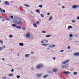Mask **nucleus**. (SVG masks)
<instances>
[{"label":"nucleus","instance_id":"1","mask_svg":"<svg viewBox=\"0 0 79 79\" xmlns=\"http://www.w3.org/2000/svg\"><path fill=\"white\" fill-rule=\"evenodd\" d=\"M42 67H43V65L41 64H39L36 66V68L37 69H40V68H42Z\"/></svg>","mask_w":79,"mask_h":79},{"label":"nucleus","instance_id":"2","mask_svg":"<svg viewBox=\"0 0 79 79\" xmlns=\"http://www.w3.org/2000/svg\"><path fill=\"white\" fill-rule=\"evenodd\" d=\"M26 38H29L31 36V33L29 32H27L25 35Z\"/></svg>","mask_w":79,"mask_h":79},{"label":"nucleus","instance_id":"3","mask_svg":"<svg viewBox=\"0 0 79 79\" xmlns=\"http://www.w3.org/2000/svg\"><path fill=\"white\" fill-rule=\"evenodd\" d=\"M22 23V21H21V19H19L18 20V22H16V23L18 24H19Z\"/></svg>","mask_w":79,"mask_h":79},{"label":"nucleus","instance_id":"4","mask_svg":"<svg viewBox=\"0 0 79 79\" xmlns=\"http://www.w3.org/2000/svg\"><path fill=\"white\" fill-rule=\"evenodd\" d=\"M79 7V5H74L72 6V8L73 9H76Z\"/></svg>","mask_w":79,"mask_h":79},{"label":"nucleus","instance_id":"5","mask_svg":"<svg viewBox=\"0 0 79 79\" xmlns=\"http://www.w3.org/2000/svg\"><path fill=\"white\" fill-rule=\"evenodd\" d=\"M69 61V60L68 59L66 60H65L64 62H62V64H66V63H68V62Z\"/></svg>","mask_w":79,"mask_h":79},{"label":"nucleus","instance_id":"6","mask_svg":"<svg viewBox=\"0 0 79 79\" xmlns=\"http://www.w3.org/2000/svg\"><path fill=\"white\" fill-rule=\"evenodd\" d=\"M73 55L74 56H79V52H76Z\"/></svg>","mask_w":79,"mask_h":79},{"label":"nucleus","instance_id":"7","mask_svg":"<svg viewBox=\"0 0 79 79\" xmlns=\"http://www.w3.org/2000/svg\"><path fill=\"white\" fill-rule=\"evenodd\" d=\"M5 5H9L10 3L8 2V1H6L4 3Z\"/></svg>","mask_w":79,"mask_h":79},{"label":"nucleus","instance_id":"8","mask_svg":"<svg viewBox=\"0 0 79 79\" xmlns=\"http://www.w3.org/2000/svg\"><path fill=\"white\" fill-rule=\"evenodd\" d=\"M55 47V45L54 44H51L49 45V48H53L54 47Z\"/></svg>","mask_w":79,"mask_h":79},{"label":"nucleus","instance_id":"9","mask_svg":"<svg viewBox=\"0 0 79 79\" xmlns=\"http://www.w3.org/2000/svg\"><path fill=\"white\" fill-rule=\"evenodd\" d=\"M52 71H53L54 73H56V72H57V69H53L52 70Z\"/></svg>","mask_w":79,"mask_h":79},{"label":"nucleus","instance_id":"10","mask_svg":"<svg viewBox=\"0 0 79 79\" xmlns=\"http://www.w3.org/2000/svg\"><path fill=\"white\" fill-rule=\"evenodd\" d=\"M73 28V27H72L71 26H69L68 28V30L70 29H72Z\"/></svg>","mask_w":79,"mask_h":79},{"label":"nucleus","instance_id":"11","mask_svg":"<svg viewBox=\"0 0 79 79\" xmlns=\"http://www.w3.org/2000/svg\"><path fill=\"white\" fill-rule=\"evenodd\" d=\"M19 45L20 46H21V47H23L24 45V44L23 43H19Z\"/></svg>","mask_w":79,"mask_h":79},{"label":"nucleus","instance_id":"12","mask_svg":"<svg viewBox=\"0 0 79 79\" xmlns=\"http://www.w3.org/2000/svg\"><path fill=\"white\" fill-rule=\"evenodd\" d=\"M64 73H65V74H70V72L68 71H67V72L65 71Z\"/></svg>","mask_w":79,"mask_h":79},{"label":"nucleus","instance_id":"13","mask_svg":"<svg viewBox=\"0 0 79 79\" xmlns=\"http://www.w3.org/2000/svg\"><path fill=\"white\" fill-rule=\"evenodd\" d=\"M36 12H37V13H38L39 14H40V10L39 9L36 10Z\"/></svg>","mask_w":79,"mask_h":79},{"label":"nucleus","instance_id":"14","mask_svg":"<svg viewBox=\"0 0 79 79\" xmlns=\"http://www.w3.org/2000/svg\"><path fill=\"white\" fill-rule=\"evenodd\" d=\"M49 44H42L43 46H47V45H49Z\"/></svg>","mask_w":79,"mask_h":79},{"label":"nucleus","instance_id":"15","mask_svg":"<svg viewBox=\"0 0 79 79\" xmlns=\"http://www.w3.org/2000/svg\"><path fill=\"white\" fill-rule=\"evenodd\" d=\"M33 25L35 27H37V26L35 23H34Z\"/></svg>","mask_w":79,"mask_h":79},{"label":"nucleus","instance_id":"16","mask_svg":"<svg viewBox=\"0 0 79 79\" xmlns=\"http://www.w3.org/2000/svg\"><path fill=\"white\" fill-rule=\"evenodd\" d=\"M16 28H17V29H21V27L20 26H17L16 27Z\"/></svg>","mask_w":79,"mask_h":79},{"label":"nucleus","instance_id":"17","mask_svg":"<svg viewBox=\"0 0 79 79\" xmlns=\"http://www.w3.org/2000/svg\"><path fill=\"white\" fill-rule=\"evenodd\" d=\"M29 55H30V54H26L25 55V57H26V58H29Z\"/></svg>","mask_w":79,"mask_h":79},{"label":"nucleus","instance_id":"18","mask_svg":"<svg viewBox=\"0 0 79 79\" xmlns=\"http://www.w3.org/2000/svg\"><path fill=\"white\" fill-rule=\"evenodd\" d=\"M9 76H10V77L11 76H13V74L12 73H10L9 74Z\"/></svg>","mask_w":79,"mask_h":79},{"label":"nucleus","instance_id":"19","mask_svg":"<svg viewBox=\"0 0 79 79\" xmlns=\"http://www.w3.org/2000/svg\"><path fill=\"white\" fill-rule=\"evenodd\" d=\"M12 26H13L14 27H15L16 26V25L15 24H13L12 25Z\"/></svg>","mask_w":79,"mask_h":79},{"label":"nucleus","instance_id":"20","mask_svg":"<svg viewBox=\"0 0 79 79\" xmlns=\"http://www.w3.org/2000/svg\"><path fill=\"white\" fill-rule=\"evenodd\" d=\"M24 5L25 6H26V7H29L30 6L29 5L27 4H25Z\"/></svg>","mask_w":79,"mask_h":79},{"label":"nucleus","instance_id":"21","mask_svg":"<svg viewBox=\"0 0 79 79\" xmlns=\"http://www.w3.org/2000/svg\"><path fill=\"white\" fill-rule=\"evenodd\" d=\"M52 19H53V17H50L49 19L50 21L51 20H52Z\"/></svg>","mask_w":79,"mask_h":79},{"label":"nucleus","instance_id":"22","mask_svg":"<svg viewBox=\"0 0 79 79\" xmlns=\"http://www.w3.org/2000/svg\"><path fill=\"white\" fill-rule=\"evenodd\" d=\"M40 16L41 17H42V18H44V15L42 14H40Z\"/></svg>","mask_w":79,"mask_h":79},{"label":"nucleus","instance_id":"23","mask_svg":"<svg viewBox=\"0 0 79 79\" xmlns=\"http://www.w3.org/2000/svg\"><path fill=\"white\" fill-rule=\"evenodd\" d=\"M73 74L74 75H77V73L74 72Z\"/></svg>","mask_w":79,"mask_h":79},{"label":"nucleus","instance_id":"24","mask_svg":"<svg viewBox=\"0 0 79 79\" xmlns=\"http://www.w3.org/2000/svg\"><path fill=\"white\" fill-rule=\"evenodd\" d=\"M69 36H70V37H71V38H72V37H73V35H72V34L69 35Z\"/></svg>","mask_w":79,"mask_h":79},{"label":"nucleus","instance_id":"25","mask_svg":"<svg viewBox=\"0 0 79 79\" xmlns=\"http://www.w3.org/2000/svg\"><path fill=\"white\" fill-rule=\"evenodd\" d=\"M44 42H45L46 43H47L48 42V41L46 40H44Z\"/></svg>","mask_w":79,"mask_h":79},{"label":"nucleus","instance_id":"26","mask_svg":"<svg viewBox=\"0 0 79 79\" xmlns=\"http://www.w3.org/2000/svg\"><path fill=\"white\" fill-rule=\"evenodd\" d=\"M17 77L18 79H19V78H20V76H19V75H17Z\"/></svg>","mask_w":79,"mask_h":79},{"label":"nucleus","instance_id":"27","mask_svg":"<svg viewBox=\"0 0 79 79\" xmlns=\"http://www.w3.org/2000/svg\"><path fill=\"white\" fill-rule=\"evenodd\" d=\"M51 35H47L46 36V37H50Z\"/></svg>","mask_w":79,"mask_h":79},{"label":"nucleus","instance_id":"28","mask_svg":"<svg viewBox=\"0 0 79 79\" xmlns=\"http://www.w3.org/2000/svg\"><path fill=\"white\" fill-rule=\"evenodd\" d=\"M0 43H1L2 44H3V41L0 40Z\"/></svg>","mask_w":79,"mask_h":79},{"label":"nucleus","instance_id":"29","mask_svg":"<svg viewBox=\"0 0 79 79\" xmlns=\"http://www.w3.org/2000/svg\"><path fill=\"white\" fill-rule=\"evenodd\" d=\"M47 76H48V75H46L44 77V78H46V77H47Z\"/></svg>","mask_w":79,"mask_h":79},{"label":"nucleus","instance_id":"30","mask_svg":"<svg viewBox=\"0 0 79 79\" xmlns=\"http://www.w3.org/2000/svg\"><path fill=\"white\" fill-rule=\"evenodd\" d=\"M39 23H40L39 21H37V22H36V24H39Z\"/></svg>","mask_w":79,"mask_h":79},{"label":"nucleus","instance_id":"31","mask_svg":"<svg viewBox=\"0 0 79 79\" xmlns=\"http://www.w3.org/2000/svg\"><path fill=\"white\" fill-rule=\"evenodd\" d=\"M39 6L40 8H42L43 6L42 5H40Z\"/></svg>","mask_w":79,"mask_h":79},{"label":"nucleus","instance_id":"32","mask_svg":"<svg viewBox=\"0 0 79 79\" xmlns=\"http://www.w3.org/2000/svg\"><path fill=\"white\" fill-rule=\"evenodd\" d=\"M2 11L3 12V13H5V10H2Z\"/></svg>","mask_w":79,"mask_h":79},{"label":"nucleus","instance_id":"33","mask_svg":"<svg viewBox=\"0 0 79 79\" xmlns=\"http://www.w3.org/2000/svg\"><path fill=\"white\" fill-rule=\"evenodd\" d=\"M42 32L44 34H45V33H46V32L45 31H42Z\"/></svg>","mask_w":79,"mask_h":79},{"label":"nucleus","instance_id":"34","mask_svg":"<svg viewBox=\"0 0 79 79\" xmlns=\"http://www.w3.org/2000/svg\"><path fill=\"white\" fill-rule=\"evenodd\" d=\"M68 49H70L71 48V47L70 46H68L67 48Z\"/></svg>","mask_w":79,"mask_h":79},{"label":"nucleus","instance_id":"35","mask_svg":"<svg viewBox=\"0 0 79 79\" xmlns=\"http://www.w3.org/2000/svg\"><path fill=\"white\" fill-rule=\"evenodd\" d=\"M9 37L10 38H11V37H13V36H12L11 35H9Z\"/></svg>","mask_w":79,"mask_h":79},{"label":"nucleus","instance_id":"36","mask_svg":"<svg viewBox=\"0 0 79 79\" xmlns=\"http://www.w3.org/2000/svg\"><path fill=\"white\" fill-rule=\"evenodd\" d=\"M11 72H13L14 71V69H12V70H11Z\"/></svg>","mask_w":79,"mask_h":79},{"label":"nucleus","instance_id":"37","mask_svg":"<svg viewBox=\"0 0 79 79\" xmlns=\"http://www.w3.org/2000/svg\"><path fill=\"white\" fill-rule=\"evenodd\" d=\"M0 11H1V12H2V9H1V8H0Z\"/></svg>","mask_w":79,"mask_h":79},{"label":"nucleus","instance_id":"38","mask_svg":"<svg viewBox=\"0 0 79 79\" xmlns=\"http://www.w3.org/2000/svg\"><path fill=\"white\" fill-rule=\"evenodd\" d=\"M41 76V75H39V74L37 75L38 77H40Z\"/></svg>","mask_w":79,"mask_h":79},{"label":"nucleus","instance_id":"39","mask_svg":"<svg viewBox=\"0 0 79 79\" xmlns=\"http://www.w3.org/2000/svg\"><path fill=\"white\" fill-rule=\"evenodd\" d=\"M10 18H12V19H13V16H10Z\"/></svg>","mask_w":79,"mask_h":79},{"label":"nucleus","instance_id":"40","mask_svg":"<svg viewBox=\"0 0 79 79\" xmlns=\"http://www.w3.org/2000/svg\"><path fill=\"white\" fill-rule=\"evenodd\" d=\"M3 49V48L2 47L0 48V50H2Z\"/></svg>","mask_w":79,"mask_h":79},{"label":"nucleus","instance_id":"41","mask_svg":"<svg viewBox=\"0 0 79 79\" xmlns=\"http://www.w3.org/2000/svg\"><path fill=\"white\" fill-rule=\"evenodd\" d=\"M64 52V50H62L60 51V52Z\"/></svg>","mask_w":79,"mask_h":79},{"label":"nucleus","instance_id":"42","mask_svg":"<svg viewBox=\"0 0 79 79\" xmlns=\"http://www.w3.org/2000/svg\"><path fill=\"white\" fill-rule=\"evenodd\" d=\"M34 67H31V69H32V70H34Z\"/></svg>","mask_w":79,"mask_h":79},{"label":"nucleus","instance_id":"43","mask_svg":"<svg viewBox=\"0 0 79 79\" xmlns=\"http://www.w3.org/2000/svg\"><path fill=\"white\" fill-rule=\"evenodd\" d=\"M62 8H65V7L64 6H63L62 7Z\"/></svg>","mask_w":79,"mask_h":79},{"label":"nucleus","instance_id":"44","mask_svg":"<svg viewBox=\"0 0 79 79\" xmlns=\"http://www.w3.org/2000/svg\"><path fill=\"white\" fill-rule=\"evenodd\" d=\"M47 15H50V13H48V14H47Z\"/></svg>","mask_w":79,"mask_h":79},{"label":"nucleus","instance_id":"45","mask_svg":"<svg viewBox=\"0 0 79 79\" xmlns=\"http://www.w3.org/2000/svg\"><path fill=\"white\" fill-rule=\"evenodd\" d=\"M3 48L4 49H5V46H3Z\"/></svg>","mask_w":79,"mask_h":79},{"label":"nucleus","instance_id":"46","mask_svg":"<svg viewBox=\"0 0 79 79\" xmlns=\"http://www.w3.org/2000/svg\"><path fill=\"white\" fill-rule=\"evenodd\" d=\"M41 44H44V43L43 41H41Z\"/></svg>","mask_w":79,"mask_h":79},{"label":"nucleus","instance_id":"47","mask_svg":"<svg viewBox=\"0 0 79 79\" xmlns=\"http://www.w3.org/2000/svg\"><path fill=\"white\" fill-rule=\"evenodd\" d=\"M53 60H56V58L55 57H53Z\"/></svg>","mask_w":79,"mask_h":79},{"label":"nucleus","instance_id":"48","mask_svg":"<svg viewBox=\"0 0 79 79\" xmlns=\"http://www.w3.org/2000/svg\"><path fill=\"white\" fill-rule=\"evenodd\" d=\"M72 23H75V20L73 21H72Z\"/></svg>","mask_w":79,"mask_h":79},{"label":"nucleus","instance_id":"49","mask_svg":"<svg viewBox=\"0 0 79 79\" xmlns=\"http://www.w3.org/2000/svg\"><path fill=\"white\" fill-rule=\"evenodd\" d=\"M24 30H25L26 29V28H22Z\"/></svg>","mask_w":79,"mask_h":79},{"label":"nucleus","instance_id":"50","mask_svg":"<svg viewBox=\"0 0 79 79\" xmlns=\"http://www.w3.org/2000/svg\"><path fill=\"white\" fill-rule=\"evenodd\" d=\"M31 53L32 54H34V52H31Z\"/></svg>","mask_w":79,"mask_h":79},{"label":"nucleus","instance_id":"51","mask_svg":"<svg viewBox=\"0 0 79 79\" xmlns=\"http://www.w3.org/2000/svg\"><path fill=\"white\" fill-rule=\"evenodd\" d=\"M2 60H5V59L4 58H2Z\"/></svg>","mask_w":79,"mask_h":79},{"label":"nucleus","instance_id":"52","mask_svg":"<svg viewBox=\"0 0 79 79\" xmlns=\"http://www.w3.org/2000/svg\"><path fill=\"white\" fill-rule=\"evenodd\" d=\"M2 18V16H1L0 17V18Z\"/></svg>","mask_w":79,"mask_h":79},{"label":"nucleus","instance_id":"53","mask_svg":"<svg viewBox=\"0 0 79 79\" xmlns=\"http://www.w3.org/2000/svg\"><path fill=\"white\" fill-rule=\"evenodd\" d=\"M64 66L63 65V66H62V68H64Z\"/></svg>","mask_w":79,"mask_h":79},{"label":"nucleus","instance_id":"54","mask_svg":"<svg viewBox=\"0 0 79 79\" xmlns=\"http://www.w3.org/2000/svg\"><path fill=\"white\" fill-rule=\"evenodd\" d=\"M2 21H3V22L5 21V20H2Z\"/></svg>","mask_w":79,"mask_h":79},{"label":"nucleus","instance_id":"55","mask_svg":"<svg viewBox=\"0 0 79 79\" xmlns=\"http://www.w3.org/2000/svg\"><path fill=\"white\" fill-rule=\"evenodd\" d=\"M3 78H4V79H6V77H3Z\"/></svg>","mask_w":79,"mask_h":79},{"label":"nucleus","instance_id":"56","mask_svg":"<svg viewBox=\"0 0 79 79\" xmlns=\"http://www.w3.org/2000/svg\"><path fill=\"white\" fill-rule=\"evenodd\" d=\"M9 66H10L11 67V66H12V65H10Z\"/></svg>","mask_w":79,"mask_h":79},{"label":"nucleus","instance_id":"57","mask_svg":"<svg viewBox=\"0 0 79 79\" xmlns=\"http://www.w3.org/2000/svg\"><path fill=\"white\" fill-rule=\"evenodd\" d=\"M6 20H9H9H10V19H6Z\"/></svg>","mask_w":79,"mask_h":79},{"label":"nucleus","instance_id":"58","mask_svg":"<svg viewBox=\"0 0 79 79\" xmlns=\"http://www.w3.org/2000/svg\"><path fill=\"white\" fill-rule=\"evenodd\" d=\"M44 0H40V1H43Z\"/></svg>","mask_w":79,"mask_h":79},{"label":"nucleus","instance_id":"59","mask_svg":"<svg viewBox=\"0 0 79 79\" xmlns=\"http://www.w3.org/2000/svg\"><path fill=\"white\" fill-rule=\"evenodd\" d=\"M44 40H42V42H44Z\"/></svg>","mask_w":79,"mask_h":79},{"label":"nucleus","instance_id":"60","mask_svg":"<svg viewBox=\"0 0 79 79\" xmlns=\"http://www.w3.org/2000/svg\"><path fill=\"white\" fill-rule=\"evenodd\" d=\"M15 7L16 8H18V6H16Z\"/></svg>","mask_w":79,"mask_h":79},{"label":"nucleus","instance_id":"61","mask_svg":"<svg viewBox=\"0 0 79 79\" xmlns=\"http://www.w3.org/2000/svg\"><path fill=\"white\" fill-rule=\"evenodd\" d=\"M77 34H76V36H77Z\"/></svg>","mask_w":79,"mask_h":79},{"label":"nucleus","instance_id":"62","mask_svg":"<svg viewBox=\"0 0 79 79\" xmlns=\"http://www.w3.org/2000/svg\"><path fill=\"white\" fill-rule=\"evenodd\" d=\"M47 49H49V48H48Z\"/></svg>","mask_w":79,"mask_h":79},{"label":"nucleus","instance_id":"63","mask_svg":"<svg viewBox=\"0 0 79 79\" xmlns=\"http://www.w3.org/2000/svg\"><path fill=\"white\" fill-rule=\"evenodd\" d=\"M1 2V1L0 0V3Z\"/></svg>","mask_w":79,"mask_h":79},{"label":"nucleus","instance_id":"64","mask_svg":"<svg viewBox=\"0 0 79 79\" xmlns=\"http://www.w3.org/2000/svg\"><path fill=\"white\" fill-rule=\"evenodd\" d=\"M18 56H19V54H18Z\"/></svg>","mask_w":79,"mask_h":79}]
</instances>
